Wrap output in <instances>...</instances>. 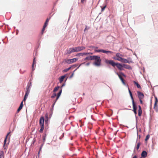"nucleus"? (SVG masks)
Segmentation results:
<instances>
[{
  "label": "nucleus",
  "mask_w": 158,
  "mask_h": 158,
  "mask_svg": "<svg viewBox=\"0 0 158 158\" xmlns=\"http://www.w3.org/2000/svg\"><path fill=\"white\" fill-rule=\"evenodd\" d=\"M116 57H114L113 58L115 60H118L123 63H127L128 62V60L126 59L122 58L123 55L119 53H116Z\"/></svg>",
  "instance_id": "f257e3e1"
},
{
  "label": "nucleus",
  "mask_w": 158,
  "mask_h": 158,
  "mask_svg": "<svg viewBox=\"0 0 158 158\" xmlns=\"http://www.w3.org/2000/svg\"><path fill=\"white\" fill-rule=\"evenodd\" d=\"M93 60L94 61L93 64L96 66H100L101 64V60L100 56H94Z\"/></svg>",
  "instance_id": "f03ea898"
},
{
  "label": "nucleus",
  "mask_w": 158,
  "mask_h": 158,
  "mask_svg": "<svg viewBox=\"0 0 158 158\" xmlns=\"http://www.w3.org/2000/svg\"><path fill=\"white\" fill-rule=\"evenodd\" d=\"M31 86V83H30V84H29L27 86V88L26 89V93L24 97V99L23 100V101L24 102H25L29 93H30V90L29 89L30 87Z\"/></svg>",
  "instance_id": "7ed1b4c3"
},
{
  "label": "nucleus",
  "mask_w": 158,
  "mask_h": 158,
  "mask_svg": "<svg viewBox=\"0 0 158 158\" xmlns=\"http://www.w3.org/2000/svg\"><path fill=\"white\" fill-rule=\"evenodd\" d=\"M74 52H77L84 50L85 48L84 46H78L73 48Z\"/></svg>",
  "instance_id": "20e7f679"
},
{
  "label": "nucleus",
  "mask_w": 158,
  "mask_h": 158,
  "mask_svg": "<svg viewBox=\"0 0 158 158\" xmlns=\"http://www.w3.org/2000/svg\"><path fill=\"white\" fill-rule=\"evenodd\" d=\"M98 52H101L105 53L106 54H112L113 52L110 51H106L103 49H100L99 50L97 51Z\"/></svg>",
  "instance_id": "39448f33"
},
{
  "label": "nucleus",
  "mask_w": 158,
  "mask_h": 158,
  "mask_svg": "<svg viewBox=\"0 0 158 158\" xmlns=\"http://www.w3.org/2000/svg\"><path fill=\"white\" fill-rule=\"evenodd\" d=\"M137 93L138 97L139 99H143L144 98L143 94L140 91H137Z\"/></svg>",
  "instance_id": "423d86ee"
},
{
  "label": "nucleus",
  "mask_w": 158,
  "mask_h": 158,
  "mask_svg": "<svg viewBox=\"0 0 158 158\" xmlns=\"http://www.w3.org/2000/svg\"><path fill=\"white\" fill-rule=\"evenodd\" d=\"M44 118L43 116H42L40 120V126H44Z\"/></svg>",
  "instance_id": "0eeeda50"
},
{
  "label": "nucleus",
  "mask_w": 158,
  "mask_h": 158,
  "mask_svg": "<svg viewBox=\"0 0 158 158\" xmlns=\"http://www.w3.org/2000/svg\"><path fill=\"white\" fill-rule=\"evenodd\" d=\"M133 111H134L135 114L136 115L137 114V106L136 103L132 104Z\"/></svg>",
  "instance_id": "6e6552de"
},
{
  "label": "nucleus",
  "mask_w": 158,
  "mask_h": 158,
  "mask_svg": "<svg viewBox=\"0 0 158 158\" xmlns=\"http://www.w3.org/2000/svg\"><path fill=\"white\" fill-rule=\"evenodd\" d=\"M106 63L111 64L112 66L114 67L115 66L116 63H115L114 61L112 60H108L106 61Z\"/></svg>",
  "instance_id": "1a4fd4ad"
},
{
  "label": "nucleus",
  "mask_w": 158,
  "mask_h": 158,
  "mask_svg": "<svg viewBox=\"0 0 158 158\" xmlns=\"http://www.w3.org/2000/svg\"><path fill=\"white\" fill-rule=\"evenodd\" d=\"M106 63L111 64L112 66L114 67L115 66L116 63H115L114 61L112 60H108L106 61Z\"/></svg>",
  "instance_id": "9d476101"
},
{
  "label": "nucleus",
  "mask_w": 158,
  "mask_h": 158,
  "mask_svg": "<svg viewBox=\"0 0 158 158\" xmlns=\"http://www.w3.org/2000/svg\"><path fill=\"white\" fill-rule=\"evenodd\" d=\"M117 75H118L119 78L121 80V81L122 83L124 85H126V84H125V81L124 80V79L121 76V75L119 74H118V73H117Z\"/></svg>",
  "instance_id": "9b49d317"
},
{
  "label": "nucleus",
  "mask_w": 158,
  "mask_h": 158,
  "mask_svg": "<svg viewBox=\"0 0 158 158\" xmlns=\"http://www.w3.org/2000/svg\"><path fill=\"white\" fill-rule=\"evenodd\" d=\"M61 92H62V90H61L57 94V97H56V100H55V102H54V104H53V105H54V104H55V103L56 102V101H57V100H58V98L60 97V95H61Z\"/></svg>",
  "instance_id": "f8f14e48"
},
{
  "label": "nucleus",
  "mask_w": 158,
  "mask_h": 158,
  "mask_svg": "<svg viewBox=\"0 0 158 158\" xmlns=\"http://www.w3.org/2000/svg\"><path fill=\"white\" fill-rule=\"evenodd\" d=\"M129 89V92L130 97H131V99L132 100V104L135 103L134 102V98H133V97L132 96V95L131 92V91L129 89Z\"/></svg>",
  "instance_id": "ddd939ff"
},
{
  "label": "nucleus",
  "mask_w": 158,
  "mask_h": 158,
  "mask_svg": "<svg viewBox=\"0 0 158 158\" xmlns=\"http://www.w3.org/2000/svg\"><path fill=\"white\" fill-rule=\"evenodd\" d=\"M139 110H138V115L139 116H141L142 114V110L141 109V107L140 106H138Z\"/></svg>",
  "instance_id": "4468645a"
},
{
  "label": "nucleus",
  "mask_w": 158,
  "mask_h": 158,
  "mask_svg": "<svg viewBox=\"0 0 158 158\" xmlns=\"http://www.w3.org/2000/svg\"><path fill=\"white\" fill-rule=\"evenodd\" d=\"M94 57V56H89L86 57L84 59L85 60H92Z\"/></svg>",
  "instance_id": "2eb2a0df"
},
{
  "label": "nucleus",
  "mask_w": 158,
  "mask_h": 158,
  "mask_svg": "<svg viewBox=\"0 0 158 158\" xmlns=\"http://www.w3.org/2000/svg\"><path fill=\"white\" fill-rule=\"evenodd\" d=\"M115 66H116L118 69L120 70L122 69L123 67L122 65L121 64L118 63H116Z\"/></svg>",
  "instance_id": "dca6fc26"
},
{
  "label": "nucleus",
  "mask_w": 158,
  "mask_h": 158,
  "mask_svg": "<svg viewBox=\"0 0 158 158\" xmlns=\"http://www.w3.org/2000/svg\"><path fill=\"white\" fill-rule=\"evenodd\" d=\"M147 152L145 151H143L141 153V156L143 158H145L147 156Z\"/></svg>",
  "instance_id": "f3484780"
},
{
  "label": "nucleus",
  "mask_w": 158,
  "mask_h": 158,
  "mask_svg": "<svg viewBox=\"0 0 158 158\" xmlns=\"http://www.w3.org/2000/svg\"><path fill=\"white\" fill-rule=\"evenodd\" d=\"M67 53L70 54L72 52H73V48H69L67 50Z\"/></svg>",
  "instance_id": "a211bd4d"
},
{
  "label": "nucleus",
  "mask_w": 158,
  "mask_h": 158,
  "mask_svg": "<svg viewBox=\"0 0 158 158\" xmlns=\"http://www.w3.org/2000/svg\"><path fill=\"white\" fill-rule=\"evenodd\" d=\"M77 60L78 59L76 58L70 59V61L71 62V64L76 62L77 61Z\"/></svg>",
  "instance_id": "6ab92c4d"
},
{
  "label": "nucleus",
  "mask_w": 158,
  "mask_h": 158,
  "mask_svg": "<svg viewBox=\"0 0 158 158\" xmlns=\"http://www.w3.org/2000/svg\"><path fill=\"white\" fill-rule=\"evenodd\" d=\"M157 103L155 102L154 109L157 112L158 110V107L157 106Z\"/></svg>",
  "instance_id": "aec40b11"
},
{
  "label": "nucleus",
  "mask_w": 158,
  "mask_h": 158,
  "mask_svg": "<svg viewBox=\"0 0 158 158\" xmlns=\"http://www.w3.org/2000/svg\"><path fill=\"white\" fill-rule=\"evenodd\" d=\"M133 82H134V84L136 85L137 87L138 88L141 89V86L138 83V82H136L135 81H133Z\"/></svg>",
  "instance_id": "412c9836"
},
{
  "label": "nucleus",
  "mask_w": 158,
  "mask_h": 158,
  "mask_svg": "<svg viewBox=\"0 0 158 158\" xmlns=\"http://www.w3.org/2000/svg\"><path fill=\"white\" fill-rule=\"evenodd\" d=\"M65 77V76L64 75V76H61L59 80H60V83H61L63 81L64 78Z\"/></svg>",
  "instance_id": "4be33fe9"
},
{
  "label": "nucleus",
  "mask_w": 158,
  "mask_h": 158,
  "mask_svg": "<svg viewBox=\"0 0 158 158\" xmlns=\"http://www.w3.org/2000/svg\"><path fill=\"white\" fill-rule=\"evenodd\" d=\"M10 132H9L6 135V138L4 140V146L6 144V139H7V137H8V135H9V134H10Z\"/></svg>",
  "instance_id": "5701e85b"
},
{
  "label": "nucleus",
  "mask_w": 158,
  "mask_h": 158,
  "mask_svg": "<svg viewBox=\"0 0 158 158\" xmlns=\"http://www.w3.org/2000/svg\"><path fill=\"white\" fill-rule=\"evenodd\" d=\"M49 19L48 18H47V19L44 25L45 26H47V25L48 24V22L49 21Z\"/></svg>",
  "instance_id": "b1692460"
},
{
  "label": "nucleus",
  "mask_w": 158,
  "mask_h": 158,
  "mask_svg": "<svg viewBox=\"0 0 158 158\" xmlns=\"http://www.w3.org/2000/svg\"><path fill=\"white\" fill-rule=\"evenodd\" d=\"M59 87L58 86L56 87H55L53 90V92L55 93L58 90V89H59Z\"/></svg>",
  "instance_id": "393cba45"
},
{
  "label": "nucleus",
  "mask_w": 158,
  "mask_h": 158,
  "mask_svg": "<svg viewBox=\"0 0 158 158\" xmlns=\"http://www.w3.org/2000/svg\"><path fill=\"white\" fill-rule=\"evenodd\" d=\"M35 64H36V61L35 60V58H34V60H33V63L32 65V67L33 69H33L34 65Z\"/></svg>",
  "instance_id": "a878e982"
},
{
  "label": "nucleus",
  "mask_w": 158,
  "mask_h": 158,
  "mask_svg": "<svg viewBox=\"0 0 158 158\" xmlns=\"http://www.w3.org/2000/svg\"><path fill=\"white\" fill-rule=\"evenodd\" d=\"M41 128L40 130V132L42 133L43 132V130L44 129V126H40Z\"/></svg>",
  "instance_id": "bb28decb"
},
{
  "label": "nucleus",
  "mask_w": 158,
  "mask_h": 158,
  "mask_svg": "<svg viewBox=\"0 0 158 158\" xmlns=\"http://www.w3.org/2000/svg\"><path fill=\"white\" fill-rule=\"evenodd\" d=\"M140 144H141V143H140V142H139L137 143V147H136V149L137 150H138V149H139V146L140 145Z\"/></svg>",
  "instance_id": "cd10ccee"
},
{
  "label": "nucleus",
  "mask_w": 158,
  "mask_h": 158,
  "mask_svg": "<svg viewBox=\"0 0 158 158\" xmlns=\"http://www.w3.org/2000/svg\"><path fill=\"white\" fill-rule=\"evenodd\" d=\"M3 156V151L0 152V158H2Z\"/></svg>",
  "instance_id": "c85d7f7f"
},
{
  "label": "nucleus",
  "mask_w": 158,
  "mask_h": 158,
  "mask_svg": "<svg viewBox=\"0 0 158 158\" xmlns=\"http://www.w3.org/2000/svg\"><path fill=\"white\" fill-rule=\"evenodd\" d=\"M47 26H44H44H43V27L42 29V34H43V33H44V31L45 30V28Z\"/></svg>",
  "instance_id": "c756f323"
},
{
  "label": "nucleus",
  "mask_w": 158,
  "mask_h": 158,
  "mask_svg": "<svg viewBox=\"0 0 158 158\" xmlns=\"http://www.w3.org/2000/svg\"><path fill=\"white\" fill-rule=\"evenodd\" d=\"M65 62L68 64H70V59H66L65 60Z\"/></svg>",
  "instance_id": "7c9ffc66"
},
{
  "label": "nucleus",
  "mask_w": 158,
  "mask_h": 158,
  "mask_svg": "<svg viewBox=\"0 0 158 158\" xmlns=\"http://www.w3.org/2000/svg\"><path fill=\"white\" fill-rule=\"evenodd\" d=\"M149 137H150V135H147L146 136V138L145 139V141H147L149 139Z\"/></svg>",
  "instance_id": "2f4dec72"
},
{
  "label": "nucleus",
  "mask_w": 158,
  "mask_h": 158,
  "mask_svg": "<svg viewBox=\"0 0 158 158\" xmlns=\"http://www.w3.org/2000/svg\"><path fill=\"white\" fill-rule=\"evenodd\" d=\"M71 68V67H70L68 68H67V69H65L64 70V72H67V71H68V70H70Z\"/></svg>",
  "instance_id": "473e14b6"
},
{
  "label": "nucleus",
  "mask_w": 158,
  "mask_h": 158,
  "mask_svg": "<svg viewBox=\"0 0 158 158\" xmlns=\"http://www.w3.org/2000/svg\"><path fill=\"white\" fill-rule=\"evenodd\" d=\"M82 56H83V55H86L87 56L89 55V53H88V52H83L82 53H81Z\"/></svg>",
  "instance_id": "72a5a7b5"
},
{
  "label": "nucleus",
  "mask_w": 158,
  "mask_h": 158,
  "mask_svg": "<svg viewBox=\"0 0 158 158\" xmlns=\"http://www.w3.org/2000/svg\"><path fill=\"white\" fill-rule=\"evenodd\" d=\"M56 96V94L55 93H54L53 94L52 96L51 97V98H54Z\"/></svg>",
  "instance_id": "f704fd0d"
},
{
  "label": "nucleus",
  "mask_w": 158,
  "mask_h": 158,
  "mask_svg": "<svg viewBox=\"0 0 158 158\" xmlns=\"http://www.w3.org/2000/svg\"><path fill=\"white\" fill-rule=\"evenodd\" d=\"M94 51L95 52H97V51H98V50H98V47H94Z\"/></svg>",
  "instance_id": "c9c22d12"
},
{
  "label": "nucleus",
  "mask_w": 158,
  "mask_h": 158,
  "mask_svg": "<svg viewBox=\"0 0 158 158\" xmlns=\"http://www.w3.org/2000/svg\"><path fill=\"white\" fill-rule=\"evenodd\" d=\"M155 102L157 103L158 102V100L157 98L156 97H155Z\"/></svg>",
  "instance_id": "e433bc0d"
},
{
  "label": "nucleus",
  "mask_w": 158,
  "mask_h": 158,
  "mask_svg": "<svg viewBox=\"0 0 158 158\" xmlns=\"http://www.w3.org/2000/svg\"><path fill=\"white\" fill-rule=\"evenodd\" d=\"M106 7V5H105V6H104L102 8V11H103L104 10L105 8Z\"/></svg>",
  "instance_id": "4c0bfd02"
},
{
  "label": "nucleus",
  "mask_w": 158,
  "mask_h": 158,
  "mask_svg": "<svg viewBox=\"0 0 158 158\" xmlns=\"http://www.w3.org/2000/svg\"><path fill=\"white\" fill-rule=\"evenodd\" d=\"M45 118H48V114L47 113H46L45 115Z\"/></svg>",
  "instance_id": "58836bf2"
},
{
  "label": "nucleus",
  "mask_w": 158,
  "mask_h": 158,
  "mask_svg": "<svg viewBox=\"0 0 158 158\" xmlns=\"http://www.w3.org/2000/svg\"><path fill=\"white\" fill-rule=\"evenodd\" d=\"M76 56H82L81 53H79L77 54Z\"/></svg>",
  "instance_id": "ea45409f"
},
{
  "label": "nucleus",
  "mask_w": 158,
  "mask_h": 158,
  "mask_svg": "<svg viewBox=\"0 0 158 158\" xmlns=\"http://www.w3.org/2000/svg\"><path fill=\"white\" fill-rule=\"evenodd\" d=\"M48 118H45V121L46 123H47L48 122Z\"/></svg>",
  "instance_id": "a19ab883"
},
{
  "label": "nucleus",
  "mask_w": 158,
  "mask_h": 158,
  "mask_svg": "<svg viewBox=\"0 0 158 158\" xmlns=\"http://www.w3.org/2000/svg\"><path fill=\"white\" fill-rule=\"evenodd\" d=\"M23 101H22L20 103V110L23 107Z\"/></svg>",
  "instance_id": "79ce46f5"
},
{
  "label": "nucleus",
  "mask_w": 158,
  "mask_h": 158,
  "mask_svg": "<svg viewBox=\"0 0 158 158\" xmlns=\"http://www.w3.org/2000/svg\"><path fill=\"white\" fill-rule=\"evenodd\" d=\"M19 111H20V106H19V108L17 110V113H19Z\"/></svg>",
  "instance_id": "37998d69"
},
{
  "label": "nucleus",
  "mask_w": 158,
  "mask_h": 158,
  "mask_svg": "<svg viewBox=\"0 0 158 158\" xmlns=\"http://www.w3.org/2000/svg\"><path fill=\"white\" fill-rule=\"evenodd\" d=\"M142 99H139V101H140V103L141 104H143V101H142Z\"/></svg>",
  "instance_id": "c03bdc74"
},
{
  "label": "nucleus",
  "mask_w": 158,
  "mask_h": 158,
  "mask_svg": "<svg viewBox=\"0 0 158 158\" xmlns=\"http://www.w3.org/2000/svg\"><path fill=\"white\" fill-rule=\"evenodd\" d=\"M85 0H81V2L82 3H83Z\"/></svg>",
  "instance_id": "a18cd8bd"
},
{
  "label": "nucleus",
  "mask_w": 158,
  "mask_h": 158,
  "mask_svg": "<svg viewBox=\"0 0 158 158\" xmlns=\"http://www.w3.org/2000/svg\"><path fill=\"white\" fill-rule=\"evenodd\" d=\"M85 64V63H82L81 64H80L79 66L77 68V69L81 65L83 64Z\"/></svg>",
  "instance_id": "49530a36"
},
{
  "label": "nucleus",
  "mask_w": 158,
  "mask_h": 158,
  "mask_svg": "<svg viewBox=\"0 0 158 158\" xmlns=\"http://www.w3.org/2000/svg\"><path fill=\"white\" fill-rule=\"evenodd\" d=\"M89 64H90V63H88L86 64V66H89Z\"/></svg>",
  "instance_id": "de8ad7c7"
},
{
  "label": "nucleus",
  "mask_w": 158,
  "mask_h": 158,
  "mask_svg": "<svg viewBox=\"0 0 158 158\" xmlns=\"http://www.w3.org/2000/svg\"><path fill=\"white\" fill-rule=\"evenodd\" d=\"M73 73L72 75H71V76H70V78H71L72 77L73 75Z\"/></svg>",
  "instance_id": "09e8293b"
},
{
  "label": "nucleus",
  "mask_w": 158,
  "mask_h": 158,
  "mask_svg": "<svg viewBox=\"0 0 158 158\" xmlns=\"http://www.w3.org/2000/svg\"><path fill=\"white\" fill-rule=\"evenodd\" d=\"M88 53H89V54L92 55L93 54V53H91V52H88Z\"/></svg>",
  "instance_id": "8fccbe9b"
},
{
  "label": "nucleus",
  "mask_w": 158,
  "mask_h": 158,
  "mask_svg": "<svg viewBox=\"0 0 158 158\" xmlns=\"http://www.w3.org/2000/svg\"><path fill=\"white\" fill-rule=\"evenodd\" d=\"M133 158H137V156H134Z\"/></svg>",
  "instance_id": "3c124183"
},
{
  "label": "nucleus",
  "mask_w": 158,
  "mask_h": 158,
  "mask_svg": "<svg viewBox=\"0 0 158 158\" xmlns=\"http://www.w3.org/2000/svg\"><path fill=\"white\" fill-rule=\"evenodd\" d=\"M87 26H86V27H85V30H84V31H85V30H86L87 29Z\"/></svg>",
  "instance_id": "603ef678"
},
{
  "label": "nucleus",
  "mask_w": 158,
  "mask_h": 158,
  "mask_svg": "<svg viewBox=\"0 0 158 158\" xmlns=\"http://www.w3.org/2000/svg\"><path fill=\"white\" fill-rule=\"evenodd\" d=\"M121 74L123 76H124V75L123 73H121Z\"/></svg>",
  "instance_id": "864d4df0"
},
{
  "label": "nucleus",
  "mask_w": 158,
  "mask_h": 158,
  "mask_svg": "<svg viewBox=\"0 0 158 158\" xmlns=\"http://www.w3.org/2000/svg\"><path fill=\"white\" fill-rule=\"evenodd\" d=\"M45 138H44V140H45Z\"/></svg>",
  "instance_id": "5fc2aeb1"
},
{
  "label": "nucleus",
  "mask_w": 158,
  "mask_h": 158,
  "mask_svg": "<svg viewBox=\"0 0 158 158\" xmlns=\"http://www.w3.org/2000/svg\"><path fill=\"white\" fill-rule=\"evenodd\" d=\"M64 86V85H62V86Z\"/></svg>",
  "instance_id": "6e6d98bb"
}]
</instances>
